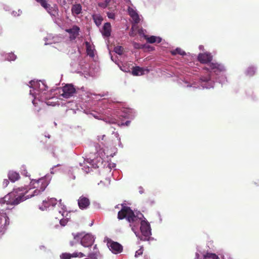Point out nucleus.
I'll return each instance as SVG.
<instances>
[{
	"mask_svg": "<svg viewBox=\"0 0 259 259\" xmlns=\"http://www.w3.org/2000/svg\"><path fill=\"white\" fill-rule=\"evenodd\" d=\"M121 210L118 212L117 218L119 220L125 219L134 232H135L134 227L140 224V230L142 235L146 237H148L151 234L150 225L143 220L145 219L144 215L140 211H134L130 207L123 204H121Z\"/></svg>",
	"mask_w": 259,
	"mask_h": 259,
	"instance_id": "f257e3e1",
	"label": "nucleus"
},
{
	"mask_svg": "<svg viewBox=\"0 0 259 259\" xmlns=\"http://www.w3.org/2000/svg\"><path fill=\"white\" fill-rule=\"evenodd\" d=\"M73 238L77 242L80 240V244L85 247H91L95 241L94 236L90 233L83 235V233L72 234Z\"/></svg>",
	"mask_w": 259,
	"mask_h": 259,
	"instance_id": "f03ea898",
	"label": "nucleus"
},
{
	"mask_svg": "<svg viewBox=\"0 0 259 259\" xmlns=\"http://www.w3.org/2000/svg\"><path fill=\"white\" fill-rule=\"evenodd\" d=\"M76 90L73 85L70 84L65 85L62 88V93L61 96L65 98H69L73 96L75 93Z\"/></svg>",
	"mask_w": 259,
	"mask_h": 259,
	"instance_id": "7ed1b4c3",
	"label": "nucleus"
},
{
	"mask_svg": "<svg viewBox=\"0 0 259 259\" xmlns=\"http://www.w3.org/2000/svg\"><path fill=\"white\" fill-rule=\"evenodd\" d=\"M107 244L110 250L115 254L119 253L123 250L122 246L120 244L111 240H108Z\"/></svg>",
	"mask_w": 259,
	"mask_h": 259,
	"instance_id": "20e7f679",
	"label": "nucleus"
},
{
	"mask_svg": "<svg viewBox=\"0 0 259 259\" xmlns=\"http://www.w3.org/2000/svg\"><path fill=\"white\" fill-rule=\"evenodd\" d=\"M207 65L209 67H205L204 68V69L207 71L210 69L216 74L223 72L225 70L224 66L222 64L218 63L210 62Z\"/></svg>",
	"mask_w": 259,
	"mask_h": 259,
	"instance_id": "39448f33",
	"label": "nucleus"
},
{
	"mask_svg": "<svg viewBox=\"0 0 259 259\" xmlns=\"http://www.w3.org/2000/svg\"><path fill=\"white\" fill-rule=\"evenodd\" d=\"M212 60V56L209 53H200L198 56V60L203 64H207L208 65Z\"/></svg>",
	"mask_w": 259,
	"mask_h": 259,
	"instance_id": "423d86ee",
	"label": "nucleus"
},
{
	"mask_svg": "<svg viewBox=\"0 0 259 259\" xmlns=\"http://www.w3.org/2000/svg\"><path fill=\"white\" fill-rule=\"evenodd\" d=\"M65 31L70 34V40H73L78 36L80 28L78 26L74 25L71 28L66 29Z\"/></svg>",
	"mask_w": 259,
	"mask_h": 259,
	"instance_id": "0eeeda50",
	"label": "nucleus"
},
{
	"mask_svg": "<svg viewBox=\"0 0 259 259\" xmlns=\"http://www.w3.org/2000/svg\"><path fill=\"white\" fill-rule=\"evenodd\" d=\"M85 255L81 252H76L72 254L69 253H63L60 255L61 259H70L72 257H79L81 258L84 257Z\"/></svg>",
	"mask_w": 259,
	"mask_h": 259,
	"instance_id": "6e6552de",
	"label": "nucleus"
},
{
	"mask_svg": "<svg viewBox=\"0 0 259 259\" xmlns=\"http://www.w3.org/2000/svg\"><path fill=\"white\" fill-rule=\"evenodd\" d=\"M90 204V200L83 196L79 197L78 200V205L81 209H86Z\"/></svg>",
	"mask_w": 259,
	"mask_h": 259,
	"instance_id": "1a4fd4ad",
	"label": "nucleus"
},
{
	"mask_svg": "<svg viewBox=\"0 0 259 259\" xmlns=\"http://www.w3.org/2000/svg\"><path fill=\"white\" fill-rule=\"evenodd\" d=\"M111 31V26L110 23H105L103 26L102 32V35L105 37H109L110 36Z\"/></svg>",
	"mask_w": 259,
	"mask_h": 259,
	"instance_id": "9d476101",
	"label": "nucleus"
},
{
	"mask_svg": "<svg viewBox=\"0 0 259 259\" xmlns=\"http://www.w3.org/2000/svg\"><path fill=\"white\" fill-rule=\"evenodd\" d=\"M8 178L9 180H10L11 182H15V181L18 180L20 177L19 173L14 171H10L8 173Z\"/></svg>",
	"mask_w": 259,
	"mask_h": 259,
	"instance_id": "9b49d317",
	"label": "nucleus"
},
{
	"mask_svg": "<svg viewBox=\"0 0 259 259\" xmlns=\"http://www.w3.org/2000/svg\"><path fill=\"white\" fill-rule=\"evenodd\" d=\"M48 5V8L45 9L51 15L55 16L58 13L57 7L56 6L51 7L50 4Z\"/></svg>",
	"mask_w": 259,
	"mask_h": 259,
	"instance_id": "f8f14e48",
	"label": "nucleus"
},
{
	"mask_svg": "<svg viewBox=\"0 0 259 259\" xmlns=\"http://www.w3.org/2000/svg\"><path fill=\"white\" fill-rule=\"evenodd\" d=\"M144 69L143 68H141L139 66H136L133 68L132 69V74L134 75L138 76V75H142L144 74Z\"/></svg>",
	"mask_w": 259,
	"mask_h": 259,
	"instance_id": "ddd939ff",
	"label": "nucleus"
},
{
	"mask_svg": "<svg viewBox=\"0 0 259 259\" xmlns=\"http://www.w3.org/2000/svg\"><path fill=\"white\" fill-rule=\"evenodd\" d=\"M81 11L82 7L80 4L73 5L71 8V11L73 14L78 15L81 13Z\"/></svg>",
	"mask_w": 259,
	"mask_h": 259,
	"instance_id": "4468645a",
	"label": "nucleus"
},
{
	"mask_svg": "<svg viewBox=\"0 0 259 259\" xmlns=\"http://www.w3.org/2000/svg\"><path fill=\"white\" fill-rule=\"evenodd\" d=\"M144 38L146 39L147 41L149 43L152 44L156 42L157 40L158 42H160L161 40V38L157 37L155 36H151L150 37L145 35Z\"/></svg>",
	"mask_w": 259,
	"mask_h": 259,
	"instance_id": "2eb2a0df",
	"label": "nucleus"
},
{
	"mask_svg": "<svg viewBox=\"0 0 259 259\" xmlns=\"http://www.w3.org/2000/svg\"><path fill=\"white\" fill-rule=\"evenodd\" d=\"M44 204L45 206H47V204H48L47 206L52 205V206H55L57 202V199L54 198H50L48 200V201H43Z\"/></svg>",
	"mask_w": 259,
	"mask_h": 259,
	"instance_id": "dca6fc26",
	"label": "nucleus"
},
{
	"mask_svg": "<svg viewBox=\"0 0 259 259\" xmlns=\"http://www.w3.org/2000/svg\"><path fill=\"white\" fill-rule=\"evenodd\" d=\"M171 54L172 55H176L177 54L180 55L181 56H184L186 55V53L185 51H184L183 50H182L181 48H178L176 49L171 51Z\"/></svg>",
	"mask_w": 259,
	"mask_h": 259,
	"instance_id": "f3484780",
	"label": "nucleus"
},
{
	"mask_svg": "<svg viewBox=\"0 0 259 259\" xmlns=\"http://www.w3.org/2000/svg\"><path fill=\"white\" fill-rule=\"evenodd\" d=\"M85 45L87 47V52L88 55L90 57H94V53L93 50L92 49L91 46L89 42L86 41Z\"/></svg>",
	"mask_w": 259,
	"mask_h": 259,
	"instance_id": "a211bd4d",
	"label": "nucleus"
},
{
	"mask_svg": "<svg viewBox=\"0 0 259 259\" xmlns=\"http://www.w3.org/2000/svg\"><path fill=\"white\" fill-rule=\"evenodd\" d=\"M203 258L219 259V257L214 253L207 252L203 255Z\"/></svg>",
	"mask_w": 259,
	"mask_h": 259,
	"instance_id": "6ab92c4d",
	"label": "nucleus"
},
{
	"mask_svg": "<svg viewBox=\"0 0 259 259\" xmlns=\"http://www.w3.org/2000/svg\"><path fill=\"white\" fill-rule=\"evenodd\" d=\"M93 19L97 26L100 25L103 20V19L100 16H93Z\"/></svg>",
	"mask_w": 259,
	"mask_h": 259,
	"instance_id": "aec40b11",
	"label": "nucleus"
},
{
	"mask_svg": "<svg viewBox=\"0 0 259 259\" xmlns=\"http://www.w3.org/2000/svg\"><path fill=\"white\" fill-rule=\"evenodd\" d=\"M99 253V250H95L89 253L88 256L91 259H97V256Z\"/></svg>",
	"mask_w": 259,
	"mask_h": 259,
	"instance_id": "412c9836",
	"label": "nucleus"
},
{
	"mask_svg": "<svg viewBox=\"0 0 259 259\" xmlns=\"http://www.w3.org/2000/svg\"><path fill=\"white\" fill-rule=\"evenodd\" d=\"M114 52L118 55H122L123 52V48L121 46H116L114 48Z\"/></svg>",
	"mask_w": 259,
	"mask_h": 259,
	"instance_id": "4be33fe9",
	"label": "nucleus"
},
{
	"mask_svg": "<svg viewBox=\"0 0 259 259\" xmlns=\"http://www.w3.org/2000/svg\"><path fill=\"white\" fill-rule=\"evenodd\" d=\"M38 3H39L41 7L44 8H47L48 6V3L46 0H35Z\"/></svg>",
	"mask_w": 259,
	"mask_h": 259,
	"instance_id": "5701e85b",
	"label": "nucleus"
},
{
	"mask_svg": "<svg viewBox=\"0 0 259 259\" xmlns=\"http://www.w3.org/2000/svg\"><path fill=\"white\" fill-rule=\"evenodd\" d=\"M255 72L254 68L253 67H250L247 70V74L249 76H251L254 74Z\"/></svg>",
	"mask_w": 259,
	"mask_h": 259,
	"instance_id": "b1692460",
	"label": "nucleus"
},
{
	"mask_svg": "<svg viewBox=\"0 0 259 259\" xmlns=\"http://www.w3.org/2000/svg\"><path fill=\"white\" fill-rule=\"evenodd\" d=\"M211 79L210 76V72L209 71L208 74L205 76H202L200 78V79L203 82H208Z\"/></svg>",
	"mask_w": 259,
	"mask_h": 259,
	"instance_id": "393cba45",
	"label": "nucleus"
},
{
	"mask_svg": "<svg viewBox=\"0 0 259 259\" xmlns=\"http://www.w3.org/2000/svg\"><path fill=\"white\" fill-rule=\"evenodd\" d=\"M136 23H138L140 22V18L138 14L134 13L131 15Z\"/></svg>",
	"mask_w": 259,
	"mask_h": 259,
	"instance_id": "a878e982",
	"label": "nucleus"
},
{
	"mask_svg": "<svg viewBox=\"0 0 259 259\" xmlns=\"http://www.w3.org/2000/svg\"><path fill=\"white\" fill-rule=\"evenodd\" d=\"M16 58V56L13 53H10L8 55L7 59L9 61H14Z\"/></svg>",
	"mask_w": 259,
	"mask_h": 259,
	"instance_id": "bb28decb",
	"label": "nucleus"
},
{
	"mask_svg": "<svg viewBox=\"0 0 259 259\" xmlns=\"http://www.w3.org/2000/svg\"><path fill=\"white\" fill-rule=\"evenodd\" d=\"M143 248H141L140 249H139V250H138L136 252V253H135V257H138V256H139L140 255H141L143 254Z\"/></svg>",
	"mask_w": 259,
	"mask_h": 259,
	"instance_id": "cd10ccee",
	"label": "nucleus"
},
{
	"mask_svg": "<svg viewBox=\"0 0 259 259\" xmlns=\"http://www.w3.org/2000/svg\"><path fill=\"white\" fill-rule=\"evenodd\" d=\"M99 141H104L105 142V143L104 144H106L108 143V141L106 140V137L105 135L99 136Z\"/></svg>",
	"mask_w": 259,
	"mask_h": 259,
	"instance_id": "c85d7f7f",
	"label": "nucleus"
},
{
	"mask_svg": "<svg viewBox=\"0 0 259 259\" xmlns=\"http://www.w3.org/2000/svg\"><path fill=\"white\" fill-rule=\"evenodd\" d=\"M59 223H60V225L62 226H65L68 222L66 219H59Z\"/></svg>",
	"mask_w": 259,
	"mask_h": 259,
	"instance_id": "c756f323",
	"label": "nucleus"
},
{
	"mask_svg": "<svg viewBox=\"0 0 259 259\" xmlns=\"http://www.w3.org/2000/svg\"><path fill=\"white\" fill-rule=\"evenodd\" d=\"M59 204H60L62 210H59V212L60 213H61L62 216H63V213L65 212V210L66 209V206L64 205H62L61 201L60 202Z\"/></svg>",
	"mask_w": 259,
	"mask_h": 259,
	"instance_id": "7c9ffc66",
	"label": "nucleus"
},
{
	"mask_svg": "<svg viewBox=\"0 0 259 259\" xmlns=\"http://www.w3.org/2000/svg\"><path fill=\"white\" fill-rule=\"evenodd\" d=\"M98 6L103 9L109 7L105 2L99 3Z\"/></svg>",
	"mask_w": 259,
	"mask_h": 259,
	"instance_id": "2f4dec72",
	"label": "nucleus"
},
{
	"mask_svg": "<svg viewBox=\"0 0 259 259\" xmlns=\"http://www.w3.org/2000/svg\"><path fill=\"white\" fill-rule=\"evenodd\" d=\"M9 184V181L8 179H4L2 183V186L3 188H6Z\"/></svg>",
	"mask_w": 259,
	"mask_h": 259,
	"instance_id": "473e14b6",
	"label": "nucleus"
},
{
	"mask_svg": "<svg viewBox=\"0 0 259 259\" xmlns=\"http://www.w3.org/2000/svg\"><path fill=\"white\" fill-rule=\"evenodd\" d=\"M107 16L110 19H114L115 18V15L112 12H108L107 13Z\"/></svg>",
	"mask_w": 259,
	"mask_h": 259,
	"instance_id": "72a5a7b5",
	"label": "nucleus"
},
{
	"mask_svg": "<svg viewBox=\"0 0 259 259\" xmlns=\"http://www.w3.org/2000/svg\"><path fill=\"white\" fill-rule=\"evenodd\" d=\"M46 92H41L40 97L41 98V100L42 101L44 99H47L48 97L46 95Z\"/></svg>",
	"mask_w": 259,
	"mask_h": 259,
	"instance_id": "f704fd0d",
	"label": "nucleus"
},
{
	"mask_svg": "<svg viewBox=\"0 0 259 259\" xmlns=\"http://www.w3.org/2000/svg\"><path fill=\"white\" fill-rule=\"evenodd\" d=\"M133 46H134V48H136V49H140V48H142L143 47V45H140V44L135 42H134L133 43Z\"/></svg>",
	"mask_w": 259,
	"mask_h": 259,
	"instance_id": "c9c22d12",
	"label": "nucleus"
},
{
	"mask_svg": "<svg viewBox=\"0 0 259 259\" xmlns=\"http://www.w3.org/2000/svg\"><path fill=\"white\" fill-rule=\"evenodd\" d=\"M111 0H105L104 2L106 3V4L108 5V6L109 7V9H111L112 8H110L109 7V3L111 2Z\"/></svg>",
	"mask_w": 259,
	"mask_h": 259,
	"instance_id": "e433bc0d",
	"label": "nucleus"
},
{
	"mask_svg": "<svg viewBox=\"0 0 259 259\" xmlns=\"http://www.w3.org/2000/svg\"><path fill=\"white\" fill-rule=\"evenodd\" d=\"M75 243H76V242H75V241H70V246H73L75 244Z\"/></svg>",
	"mask_w": 259,
	"mask_h": 259,
	"instance_id": "4c0bfd02",
	"label": "nucleus"
},
{
	"mask_svg": "<svg viewBox=\"0 0 259 259\" xmlns=\"http://www.w3.org/2000/svg\"><path fill=\"white\" fill-rule=\"evenodd\" d=\"M95 250H98V248L97 247V245L96 244L94 246V251H95Z\"/></svg>",
	"mask_w": 259,
	"mask_h": 259,
	"instance_id": "58836bf2",
	"label": "nucleus"
},
{
	"mask_svg": "<svg viewBox=\"0 0 259 259\" xmlns=\"http://www.w3.org/2000/svg\"><path fill=\"white\" fill-rule=\"evenodd\" d=\"M40 109H41L40 108H39L38 109L36 108V109H35V111H36V112L38 113L40 110Z\"/></svg>",
	"mask_w": 259,
	"mask_h": 259,
	"instance_id": "ea45409f",
	"label": "nucleus"
},
{
	"mask_svg": "<svg viewBox=\"0 0 259 259\" xmlns=\"http://www.w3.org/2000/svg\"><path fill=\"white\" fill-rule=\"evenodd\" d=\"M144 259H149V257L147 255L144 256Z\"/></svg>",
	"mask_w": 259,
	"mask_h": 259,
	"instance_id": "a19ab883",
	"label": "nucleus"
},
{
	"mask_svg": "<svg viewBox=\"0 0 259 259\" xmlns=\"http://www.w3.org/2000/svg\"><path fill=\"white\" fill-rule=\"evenodd\" d=\"M32 103H33V105H34L35 106H36V105H35V104H37V103H35V100H33V102H32Z\"/></svg>",
	"mask_w": 259,
	"mask_h": 259,
	"instance_id": "79ce46f5",
	"label": "nucleus"
},
{
	"mask_svg": "<svg viewBox=\"0 0 259 259\" xmlns=\"http://www.w3.org/2000/svg\"><path fill=\"white\" fill-rule=\"evenodd\" d=\"M196 258L195 259H198V256H199V254L198 253H196Z\"/></svg>",
	"mask_w": 259,
	"mask_h": 259,
	"instance_id": "37998d69",
	"label": "nucleus"
},
{
	"mask_svg": "<svg viewBox=\"0 0 259 259\" xmlns=\"http://www.w3.org/2000/svg\"><path fill=\"white\" fill-rule=\"evenodd\" d=\"M130 123V121H127L126 122V125H128V124Z\"/></svg>",
	"mask_w": 259,
	"mask_h": 259,
	"instance_id": "c03bdc74",
	"label": "nucleus"
}]
</instances>
